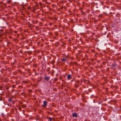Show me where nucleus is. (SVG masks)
<instances>
[{
	"instance_id": "1",
	"label": "nucleus",
	"mask_w": 121,
	"mask_h": 121,
	"mask_svg": "<svg viewBox=\"0 0 121 121\" xmlns=\"http://www.w3.org/2000/svg\"><path fill=\"white\" fill-rule=\"evenodd\" d=\"M47 103L46 101H44L43 104L44 106V107H45V106L47 105Z\"/></svg>"
},
{
	"instance_id": "2",
	"label": "nucleus",
	"mask_w": 121,
	"mask_h": 121,
	"mask_svg": "<svg viewBox=\"0 0 121 121\" xmlns=\"http://www.w3.org/2000/svg\"><path fill=\"white\" fill-rule=\"evenodd\" d=\"M77 114L75 113H73V117H77Z\"/></svg>"
},
{
	"instance_id": "3",
	"label": "nucleus",
	"mask_w": 121,
	"mask_h": 121,
	"mask_svg": "<svg viewBox=\"0 0 121 121\" xmlns=\"http://www.w3.org/2000/svg\"><path fill=\"white\" fill-rule=\"evenodd\" d=\"M48 121H51L52 119V117H48Z\"/></svg>"
},
{
	"instance_id": "4",
	"label": "nucleus",
	"mask_w": 121,
	"mask_h": 121,
	"mask_svg": "<svg viewBox=\"0 0 121 121\" xmlns=\"http://www.w3.org/2000/svg\"><path fill=\"white\" fill-rule=\"evenodd\" d=\"M71 77V76L70 74H69L67 77L68 79H69Z\"/></svg>"
},
{
	"instance_id": "5",
	"label": "nucleus",
	"mask_w": 121,
	"mask_h": 121,
	"mask_svg": "<svg viewBox=\"0 0 121 121\" xmlns=\"http://www.w3.org/2000/svg\"><path fill=\"white\" fill-rule=\"evenodd\" d=\"M45 79L47 80H48L49 79V77H45Z\"/></svg>"
},
{
	"instance_id": "6",
	"label": "nucleus",
	"mask_w": 121,
	"mask_h": 121,
	"mask_svg": "<svg viewBox=\"0 0 121 121\" xmlns=\"http://www.w3.org/2000/svg\"><path fill=\"white\" fill-rule=\"evenodd\" d=\"M112 66L113 67H115L116 66V64H112Z\"/></svg>"
},
{
	"instance_id": "7",
	"label": "nucleus",
	"mask_w": 121,
	"mask_h": 121,
	"mask_svg": "<svg viewBox=\"0 0 121 121\" xmlns=\"http://www.w3.org/2000/svg\"><path fill=\"white\" fill-rule=\"evenodd\" d=\"M66 60V59L63 58L62 60V61H64Z\"/></svg>"
},
{
	"instance_id": "8",
	"label": "nucleus",
	"mask_w": 121,
	"mask_h": 121,
	"mask_svg": "<svg viewBox=\"0 0 121 121\" xmlns=\"http://www.w3.org/2000/svg\"><path fill=\"white\" fill-rule=\"evenodd\" d=\"M11 1V0H8L7 1V2L8 3H9Z\"/></svg>"
},
{
	"instance_id": "9",
	"label": "nucleus",
	"mask_w": 121,
	"mask_h": 121,
	"mask_svg": "<svg viewBox=\"0 0 121 121\" xmlns=\"http://www.w3.org/2000/svg\"><path fill=\"white\" fill-rule=\"evenodd\" d=\"M12 99L11 98H10L9 99V102H11L12 101Z\"/></svg>"
}]
</instances>
